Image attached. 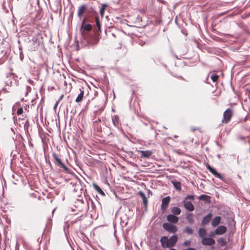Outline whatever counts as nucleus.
I'll return each instance as SVG.
<instances>
[{"label":"nucleus","instance_id":"nucleus-2","mask_svg":"<svg viewBox=\"0 0 250 250\" xmlns=\"http://www.w3.org/2000/svg\"><path fill=\"white\" fill-rule=\"evenodd\" d=\"M52 157L54 160V162L57 166L62 167L64 170L67 171L68 170L66 166L62 162L61 159L60 157L55 152L52 153Z\"/></svg>","mask_w":250,"mask_h":250},{"label":"nucleus","instance_id":"nucleus-1","mask_svg":"<svg viewBox=\"0 0 250 250\" xmlns=\"http://www.w3.org/2000/svg\"><path fill=\"white\" fill-rule=\"evenodd\" d=\"M40 45V41L36 37H33L31 40L28 42V48L31 51L37 50Z\"/></svg>","mask_w":250,"mask_h":250},{"label":"nucleus","instance_id":"nucleus-26","mask_svg":"<svg viewBox=\"0 0 250 250\" xmlns=\"http://www.w3.org/2000/svg\"><path fill=\"white\" fill-rule=\"evenodd\" d=\"M218 244L222 247H224L227 245L226 237H220L217 240Z\"/></svg>","mask_w":250,"mask_h":250},{"label":"nucleus","instance_id":"nucleus-20","mask_svg":"<svg viewBox=\"0 0 250 250\" xmlns=\"http://www.w3.org/2000/svg\"><path fill=\"white\" fill-rule=\"evenodd\" d=\"M221 217L220 216H216L212 220L211 225L213 227H217L220 223L221 221Z\"/></svg>","mask_w":250,"mask_h":250},{"label":"nucleus","instance_id":"nucleus-30","mask_svg":"<svg viewBox=\"0 0 250 250\" xmlns=\"http://www.w3.org/2000/svg\"><path fill=\"white\" fill-rule=\"evenodd\" d=\"M107 7V4H102L101 7L100 8V13L102 17L104 16L105 9Z\"/></svg>","mask_w":250,"mask_h":250},{"label":"nucleus","instance_id":"nucleus-17","mask_svg":"<svg viewBox=\"0 0 250 250\" xmlns=\"http://www.w3.org/2000/svg\"><path fill=\"white\" fill-rule=\"evenodd\" d=\"M119 120V117L117 115H114L112 117V121L113 124L116 127L118 128H119L120 127Z\"/></svg>","mask_w":250,"mask_h":250},{"label":"nucleus","instance_id":"nucleus-46","mask_svg":"<svg viewBox=\"0 0 250 250\" xmlns=\"http://www.w3.org/2000/svg\"><path fill=\"white\" fill-rule=\"evenodd\" d=\"M158 1H159V2L162 3H164V0H157Z\"/></svg>","mask_w":250,"mask_h":250},{"label":"nucleus","instance_id":"nucleus-7","mask_svg":"<svg viewBox=\"0 0 250 250\" xmlns=\"http://www.w3.org/2000/svg\"><path fill=\"white\" fill-rule=\"evenodd\" d=\"M170 198L169 196L165 197L162 199L161 204V209L163 210V211H165L167 209L168 206V204L170 202Z\"/></svg>","mask_w":250,"mask_h":250},{"label":"nucleus","instance_id":"nucleus-19","mask_svg":"<svg viewBox=\"0 0 250 250\" xmlns=\"http://www.w3.org/2000/svg\"><path fill=\"white\" fill-rule=\"evenodd\" d=\"M85 10L86 6L84 5H82L79 7L78 12V16L80 19L82 18V15L85 12Z\"/></svg>","mask_w":250,"mask_h":250},{"label":"nucleus","instance_id":"nucleus-15","mask_svg":"<svg viewBox=\"0 0 250 250\" xmlns=\"http://www.w3.org/2000/svg\"><path fill=\"white\" fill-rule=\"evenodd\" d=\"M210 172L213 174L215 177L218 178L224 182H226L223 176L220 173H218L215 168H213Z\"/></svg>","mask_w":250,"mask_h":250},{"label":"nucleus","instance_id":"nucleus-18","mask_svg":"<svg viewBox=\"0 0 250 250\" xmlns=\"http://www.w3.org/2000/svg\"><path fill=\"white\" fill-rule=\"evenodd\" d=\"M140 153H141V157L142 158V157H144V158H149L151 156V155H152V152L151 151H150V150H146V151H144V150H141L140 151Z\"/></svg>","mask_w":250,"mask_h":250},{"label":"nucleus","instance_id":"nucleus-10","mask_svg":"<svg viewBox=\"0 0 250 250\" xmlns=\"http://www.w3.org/2000/svg\"><path fill=\"white\" fill-rule=\"evenodd\" d=\"M227 229L224 226H220L218 227L214 230V232L216 235H222L227 231Z\"/></svg>","mask_w":250,"mask_h":250},{"label":"nucleus","instance_id":"nucleus-53","mask_svg":"<svg viewBox=\"0 0 250 250\" xmlns=\"http://www.w3.org/2000/svg\"><path fill=\"white\" fill-rule=\"evenodd\" d=\"M101 127H100V129H98L99 130H101Z\"/></svg>","mask_w":250,"mask_h":250},{"label":"nucleus","instance_id":"nucleus-48","mask_svg":"<svg viewBox=\"0 0 250 250\" xmlns=\"http://www.w3.org/2000/svg\"><path fill=\"white\" fill-rule=\"evenodd\" d=\"M244 138L243 137H241L240 138V139L243 140Z\"/></svg>","mask_w":250,"mask_h":250},{"label":"nucleus","instance_id":"nucleus-52","mask_svg":"<svg viewBox=\"0 0 250 250\" xmlns=\"http://www.w3.org/2000/svg\"><path fill=\"white\" fill-rule=\"evenodd\" d=\"M170 250H176L175 249H171Z\"/></svg>","mask_w":250,"mask_h":250},{"label":"nucleus","instance_id":"nucleus-36","mask_svg":"<svg viewBox=\"0 0 250 250\" xmlns=\"http://www.w3.org/2000/svg\"><path fill=\"white\" fill-rule=\"evenodd\" d=\"M190 243H191L190 241L187 240L184 242L183 245L185 246H188L189 245H190Z\"/></svg>","mask_w":250,"mask_h":250},{"label":"nucleus","instance_id":"nucleus-5","mask_svg":"<svg viewBox=\"0 0 250 250\" xmlns=\"http://www.w3.org/2000/svg\"><path fill=\"white\" fill-rule=\"evenodd\" d=\"M163 228L167 231L171 233H175L177 231V228L170 223H165L163 225Z\"/></svg>","mask_w":250,"mask_h":250},{"label":"nucleus","instance_id":"nucleus-33","mask_svg":"<svg viewBox=\"0 0 250 250\" xmlns=\"http://www.w3.org/2000/svg\"><path fill=\"white\" fill-rule=\"evenodd\" d=\"M218 78H219V76L215 74H213L211 76V80H212V81L213 82H217L218 79Z\"/></svg>","mask_w":250,"mask_h":250},{"label":"nucleus","instance_id":"nucleus-41","mask_svg":"<svg viewBox=\"0 0 250 250\" xmlns=\"http://www.w3.org/2000/svg\"><path fill=\"white\" fill-rule=\"evenodd\" d=\"M82 206L81 204H76L75 206L76 208H80V206Z\"/></svg>","mask_w":250,"mask_h":250},{"label":"nucleus","instance_id":"nucleus-9","mask_svg":"<svg viewBox=\"0 0 250 250\" xmlns=\"http://www.w3.org/2000/svg\"><path fill=\"white\" fill-rule=\"evenodd\" d=\"M178 240L177 235H172L169 239H168V243L167 244V248H170L174 247L176 243Z\"/></svg>","mask_w":250,"mask_h":250},{"label":"nucleus","instance_id":"nucleus-12","mask_svg":"<svg viewBox=\"0 0 250 250\" xmlns=\"http://www.w3.org/2000/svg\"><path fill=\"white\" fill-rule=\"evenodd\" d=\"M160 243L162 248H167V244L168 243V239L167 236H162L160 239Z\"/></svg>","mask_w":250,"mask_h":250},{"label":"nucleus","instance_id":"nucleus-49","mask_svg":"<svg viewBox=\"0 0 250 250\" xmlns=\"http://www.w3.org/2000/svg\"><path fill=\"white\" fill-rule=\"evenodd\" d=\"M178 78H181V79H183V77H182V76H178Z\"/></svg>","mask_w":250,"mask_h":250},{"label":"nucleus","instance_id":"nucleus-39","mask_svg":"<svg viewBox=\"0 0 250 250\" xmlns=\"http://www.w3.org/2000/svg\"><path fill=\"white\" fill-rule=\"evenodd\" d=\"M26 88H27V91H30L31 90V87L29 86H27ZM27 93H28V92H27L26 94H27Z\"/></svg>","mask_w":250,"mask_h":250},{"label":"nucleus","instance_id":"nucleus-44","mask_svg":"<svg viewBox=\"0 0 250 250\" xmlns=\"http://www.w3.org/2000/svg\"><path fill=\"white\" fill-rule=\"evenodd\" d=\"M86 19L85 18L83 19L82 24H84L85 21Z\"/></svg>","mask_w":250,"mask_h":250},{"label":"nucleus","instance_id":"nucleus-42","mask_svg":"<svg viewBox=\"0 0 250 250\" xmlns=\"http://www.w3.org/2000/svg\"><path fill=\"white\" fill-rule=\"evenodd\" d=\"M58 102H57V103L55 104L54 106V108H56L58 105Z\"/></svg>","mask_w":250,"mask_h":250},{"label":"nucleus","instance_id":"nucleus-29","mask_svg":"<svg viewBox=\"0 0 250 250\" xmlns=\"http://www.w3.org/2000/svg\"><path fill=\"white\" fill-rule=\"evenodd\" d=\"M93 186L94 189L100 194L104 195V193L103 190L96 184L94 183Z\"/></svg>","mask_w":250,"mask_h":250},{"label":"nucleus","instance_id":"nucleus-50","mask_svg":"<svg viewBox=\"0 0 250 250\" xmlns=\"http://www.w3.org/2000/svg\"><path fill=\"white\" fill-rule=\"evenodd\" d=\"M13 183H14V184H16V182H15V181H13Z\"/></svg>","mask_w":250,"mask_h":250},{"label":"nucleus","instance_id":"nucleus-51","mask_svg":"<svg viewBox=\"0 0 250 250\" xmlns=\"http://www.w3.org/2000/svg\"><path fill=\"white\" fill-rule=\"evenodd\" d=\"M91 204H92V206H93V201H91Z\"/></svg>","mask_w":250,"mask_h":250},{"label":"nucleus","instance_id":"nucleus-3","mask_svg":"<svg viewBox=\"0 0 250 250\" xmlns=\"http://www.w3.org/2000/svg\"><path fill=\"white\" fill-rule=\"evenodd\" d=\"M232 113L230 108L227 109L223 114V119L222 120L223 123H228L232 117Z\"/></svg>","mask_w":250,"mask_h":250},{"label":"nucleus","instance_id":"nucleus-25","mask_svg":"<svg viewBox=\"0 0 250 250\" xmlns=\"http://www.w3.org/2000/svg\"><path fill=\"white\" fill-rule=\"evenodd\" d=\"M92 29V25L89 24H82L81 25V32H82V30L86 31H90Z\"/></svg>","mask_w":250,"mask_h":250},{"label":"nucleus","instance_id":"nucleus-37","mask_svg":"<svg viewBox=\"0 0 250 250\" xmlns=\"http://www.w3.org/2000/svg\"><path fill=\"white\" fill-rule=\"evenodd\" d=\"M207 169H208L209 171H211V170L213 168V167H211L210 165H208L207 166Z\"/></svg>","mask_w":250,"mask_h":250},{"label":"nucleus","instance_id":"nucleus-16","mask_svg":"<svg viewBox=\"0 0 250 250\" xmlns=\"http://www.w3.org/2000/svg\"><path fill=\"white\" fill-rule=\"evenodd\" d=\"M75 204H81L82 205V206H81L80 207V211L83 210L84 207H85L86 206H88V203L86 202V203H85L83 199H77V202H75Z\"/></svg>","mask_w":250,"mask_h":250},{"label":"nucleus","instance_id":"nucleus-45","mask_svg":"<svg viewBox=\"0 0 250 250\" xmlns=\"http://www.w3.org/2000/svg\"><path fill=\"white\" fill-rule=\"evenodd\" d=\"M63 97V95H62L60 97V98H59V101H61V100L62 99Z\"/></svg>","mask_w":250,"mask_h":250},{"label":"nucleus","instance_id":"nucleus-38","mask_svg":"<svg viewBox=\"0 0 250 250\" xmlns=\"http://www.w3.org/2000/svg\"><path fill=\"white\" fill-rule=\"evenodd\" d=\"M214 234H215V232H214V231H212V232H211L209 234V236L210 237H213Z\"/></svg>","mask_w":250,"mask_h":250},{"label":"nucleus","instance_id":"nucleus-4","mask_svg":"<svg viewBox=\"0 0 250 250\" xmlns=\"http://www.w3.org/2000/svg\"><path fill=\"white\" fill-rule=\"evenodd\" d=\"M86 42L88 45L92 46L96 44L99 41V39L95 35L89 36L86 39Z\"/></svg>","mask_w":250,"mask_h":250},{"label":"nucleus","instance_id":"nucleus-21","mask_svg":"<svg viewBox=\"0 0 250 250\" xmlns=\"http://www.w3.org/2000/svg\"><path fill=\"white\" fill-rule=\"evenodd\" d=\"M193 214L192 213H187L186 214V218L188 222L192 225L194 223Z\"/></svg>","mask_w":250,"mask_h":250},{"label":"nucleus","instance_id":"nucleus-27","mask_svg":"<svg viewBox=\"0 0 250 250\" xmlns=\"http://www.w3.org/2000/svg\"><path fill=\"white\" fill-rule=\"evenodd\" d=\"M139 194L140 196L142 198L143 202V204H144L145 206L146 207L147 204V200L146 199V195L145 193L143 191H139Z\"/></svg>","mask_w":250,"mask_h":250},{"label":"nucleus","instance_id":"nucleus-11","mask_svg":"<svg viewBox=\"0 0 250 250\" xmlns=\"http://www.w3.org/2000/svg\"><path fill=\"white\" fill-rule=\"evenodd\" d=\"M167 218L169 222L173 223H177L179 221V218L173 214L167 215Z\"/></svg>","mask_w":250,"mask_h":250},{"label":"nucleus","instance_id":"nucleus-40","mask_svg":"<svg viewBox=\"0 0 250 250\" xmlns=\"http://www.w3.org/2000/svg\"><path fill=\"white\" fill-rule=\"evenodd\" d=\"M12 178H13V179H15L16 177H18V178H19V175H17V174L16 175H15L13 174V175H12Z\"/></svg>","mask_w":250,"mask_h":250},{"label":"nucleus","instance_id":"nucleus-14","mask_svg":"<svg viewBox=\"0 0 250 250\" xmlns=\"http://www.w3.org/2000/svg\"><path fill=\"white\" fill-rule=\"evenodd\" d=\"M211 217L212 214L211 213H208L207 215L204 216L202 220V224L203 225H206L208 224L211 218Z\"/></svg>","mask_w":250,"mask_h":250},{"label":"nucleus","instance_id":"nucleus-8","mask_svg":"<svg viewBox=\"0 0 250 250\" xmlns=\"http://www.w3.org/2000/svg\"><path fill=\"white\" fill-rule=\"evenodd\" d=\"M183 204L184 207L187 210L189 211H192L194 210V207L193 204L190 201L187 200H183Z\"/></svg>","mask_w":250,"mask_h":250},{"label":"nucleus","instance_id":"nucleus-54","mask_svg":"<svg viewBox=\"0 0 250 250\" xmlns=\"http://www.w3.org/2000/svg\"><path fill=\"white\" fill-rule=\"evenodd\" d=\"M20 58H21V55H20Z\"/></svg>","mask_w":250,"mask_h":250},{"label":"nucleus","instance_id":"nucleus-43","mask_svg":"<svg viewBox=\"0 0 250 250\" xmlns=\"http://www.w3.org/2000/svg\"><path fill=\"white\" fill-rule=\"evenodd\" d=\"M101 122V120L100 119H98L97 120H96L95 121V123H99V122Z\"/></svg>","mask_w":250,"mask_h":250},{"label":"nucleus","instance_id":"nucleus-22","mask_svg":"<svg viewBox=\"0 0 250 250\" xmlns=\"http://www.w3.org/2000/svg\"><path fill=\"white\" fill-rule=\"evenodd\" d=\"M170 210L172 214L175 215H179L181 212V209L177 207H173L170 208Z\"/></svg>","mask_w":250,"mask_h":250},{"label":"nucleus","instance_id":"nucleus-28","mask_svg":"<svg viewBox=\"0 0 250 250\" xmlns=\"http://www.w3.org/2000/svg\"><path fill=\"white\" fill-rule=\"evenodd\" d=\"M210 196L206 195V194H202L199 196L198 199L200 200H203L207 202H210Z\"/></svg>","mask_w":250,"mask_h":250},{"label":"nucleus","instance_id":"nucleus-31","mask_svg":"<svg viewBox=\"0 0 250 250\" xmlns=\"http://www.w3.org/2000/svg\"><path fill=\"white\" fill-rule=\"evenodd\" d=\"M184 232L190 235L193 233V230L191 228L189 227H186L185 229Z\"/></svg>","mask_w":250,"mask_h":250},{"label":"nucleus","instance_id":"nucleus-34","mask_svg":"<svg viewBox=\"0 0 250 250\" xmlns=\"http://www.w3.org/2000/svg\"><path fill=\"white\" fill-rule=\"evenodd\" d=\"M188 199L193 200L194 199V196L192 195H188L184 198V200L188 201Z\"/></svg>","mask_w":250,"mask_h":250},{"label":"nucleus","instance_id":"nucleus-55","mask_svg":"<svg viewBox=\"0 0 250 250\" xmlns=\"http://www.w3.org/2000/svg\"><path fill=\"white\" fill-rule=\"evenodd\" d=\"M249 150H250V147Z\"/></svg>","mask_w":250,"mask_h":250},{"label":"nucleus","instance_id":"nucleus-24","mask_svg":"<svg viewBox=\"0 0 250 250\" xmlns=\"http://www.w3.org/2000/svg\"><path fill=\"white\" fill-rule=\"evenodd\" d=\"M199 236L202 238L206 237L207 230L205 228H200L198 230Z\"/></svg>","mask_w":250,"mask_h":250},{"label":"nucleus","instance_id":"nucleus-47","mask_svg":"<svg viewBox=\"0 0 250 250\" xmlns=\"http://www.w3.org/2000/svg\"><path fill=\"white\" fill-rule=\"evenodd\" d=\"M28 82H29L30 83H31L33 82V81H32V80H31V79H29V80H28Z\"/></svg>","mask_w":250,"mask_h":250},{"label":"nucleus","instance_id":"nucleus-35","mask_svg":"<svg viewBox=\"0 0 250 250\" xmlns=\"http://www.w3.org/2000/svg\"><path fill=\"white\" fill-rule=\"evenodd\" d=\"M18 115L21 114L23 113V109L22 107H20L18 109L17 111Z\"/></svg>","mask_w":250,"mask_h":250},{"label":"nucleus","instance_id":"nucleus-32","mask_svg":"<svg viewBox=\"0 0 250 250\" xmlns=\"http://www.w3.org/2000/svg\"><path fill=\"white\" fill-rule=\"evenodd\" d=\"M95 22H96V25L99 31H100L101 29V25H100V19L98 17H96L95 18Z\"/></svg>","mask_w":250,"mask_h":250},{"label":"nucleus","instance_id":"nucleus-23","mask_svg":"<svg viewBox=\"0 0 250 250\" xmlns=\"http://www.w3.org/2000/svg\"><path fill=\"white\" fill-rule=\"evenodd\" d=\"M171 182L177 190L180 191L181 190V183L180 182L175 180L172 181Z\"/></svg>","mask_w":250,"mask_h":250},{"label":"nucleus","instance_id":"nucleus-6","mask_svg":"<svg viewBox=\"0 0 250 250\" xmlns=\"http://www.w3.org/2000/svg\"><path fill=\"white\" fill-rule=\"evenodd\" d=\"M215 240L210 237H205L202 239L201 243L204 246H211L215 244Z\"/></svg>","mask_w":250,"mask_h":250},{"label":"nucleus","instance_id":"nucleus-13","mask_svg":"<svg viewBox=\"0 0 250 250\" xmlns=\"http://www.w3.org/2000/svg\"><path fill=\"white\" fill-rule=\"evenodd\" d=\"M83 89L84 87H82L80 88V93L75 100L76 103H80L82 101L84 95Z\"/></svg>","mask_w":250,"mask_h":250}]
</instances>
